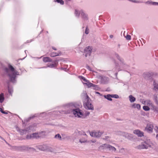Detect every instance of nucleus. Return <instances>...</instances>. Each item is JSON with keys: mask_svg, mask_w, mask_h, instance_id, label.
I'll return each mask as SVG.
<instances>
[{"mask_svg": "<svg viewBox=\"0 0 158 158\" xmlns=\"http://www.w3.org/2000/svg\"><path fill=\"white\" fill-rule=\"evenodd\" d=\"M66 108L69 110L68 113H71L76 117L83 118L85 117L82 111L77 108V105L75 103H69L66 105Z\"/></svg>", "mask_w": 158, "mask_h": 158, "instance_id": "nucleus-1", "label": "nucleus"}, {"mask_svg": "<svg viewBox=\"0 0 158 158\" xmlns=\"http://www.w3.org/2000/svg\"><path fill=\"white\" fill-rule=\"evenodd\" d=\"M156 144L152 143L150 140H148L139 145L138 148L139 149H147L150 147L155 149L156 148Z\"/></svg>", "mask_w": 158, "mask_h": 158, "instance_id": "nucleus-2", "label": "nucleus"}, {"mask_svg": "<svg viewBox=\"0 0 158 158\" xmlns=\"http://www.w3.org/2000/svg\"><path fill=\"white\" fill-rule=\"evenodd\" d=\"M8 72L11 80L13 82H14L16 75L18 74V73L15 70L14 68L11 65L9 66V70H8Z\"/></svg>", "mask_w": 158, "mask_h": 158, "instance_id": "nucleus-3", "label": "nucleus"}, {"mask_svg": "<svg viewBox=\"0 0 158 158\" xmlns=\"http://www.w3.org/2000/svg\"><path fill=\"white\" fill-rule=\"evenodd\" d=\"M140 101L145 106H150L151 107V109L154 110H157V108L155 106L152 102L149 100H145V99H140Z\"/></svg>", "mask_w": 158, "mask_h": 158, "instance_id": "nucleus-4", "label": "nucleus"}, {"mask_svg": "<svg viewBox=\"0 0 158 158\" xmlns=\"http://www.w3.org/2000/svg\"><path fill=\"white\" fill-rule=\"evenodd\" d=\"M86 98L85 99L84 102L83 104L84 106L86 109L89 110H93L94 107L90 102V100L89 99L87 95L85 96Z\"/></svg>", "mask_w": 158, "mask_h": 158, "instance_id": "nucleus-5", "label": "nucleus"}, {"mask_svg": "<svg viewBox=\"0 0 158 158\" xmlns=\"http://www.w3.org/2000/svg\"><path fill=\"white\" fill-rule=\"evenodd\" d=\"M92 52L93 48L91 46H88L86 47L85 48L84 51L85 57H87L88 56H90Z\"/></svg>", "mask_w": 158, "mask_h": 158, "instance_id": "nucleus-6", "label": "nucleus"}, {"mask_svg": "<svg viewBox=\"0 0 158 158\" xmlns=\"http://www.w3.org/2000/svg\"><path fill=\"white\" fill-rule=\"evenodd\" d=\"M153 127H154L152 124L150 123H148L145 128V131L149 133H152Z\"/></svg>", "mask_w": 158, "mask_h": 158, "instance_id": "nucleus-7", "label": "nucleus"}, {"mask_svg": "<svg viewBox=\"0 0 158 158\" xmlns=\"http://www.w3.org/2000/svg\"><path fill=\"white\" fill-rule=\"evenodd\" d=\"M90 135L93 137H99L101 136L102 133L99 131H93L90 132Z\"/></svg>", "mask_w": 158, "mask_h": 158, "instance_id": "nucleus-8", "label": "nucleus"}, {"mask_svg": "<svg viewBox=\"0 0 158 158\" xmlns=\"http://www.w3.org/2000/svg\"><path fill=\"white\" fill-rule=\"evenodd\" d=\"M40 136V134L38 133H34L32 134H29L27 136V138L28 139L32 138H37Z\"/></svg>", "mask_w": 158, "mask_h": 158, "instance_id": "nucleus-9", "label": "nucleus"}, {"mask_svg": "<svg viewBox=\"0 0 158 158\" xmlns=\"http://www.w3.org/2000/svg\"><path fill=\"white\" fill-rule=\"evenodd\" d=\"M81 16L82 19L84 20H88V15L87 14H85L83 10H81Z\"/></svg>", "mask_w": 158, "mask_h": 158, "instance_id": "nucleus-10", "label": "nucleus"}, {"mask_svg": "<svg viewBox=\"0 0 158 158\" xmlns=\"http://www.w3.org/2000/svg\"><path fill=\"white\" fill-rule=\"evenodd\" d=\"M101 82L103 84L107 83L109 81V79L108 77L105 76H100L99 77Z\"/></svg>", "mask_w": 158, "mask_h": 158, "instance_id": "nucleus-11", "label": "nucleus"}, {"mask_svg": "<svg viewBox=\"0 0 158 158\" xmlns=\"http://www.w3.org/2000/svg\"><path fill=\"white\" fill-rule=\"evenodd\" d=\"M36 148L42 151H46L47 149V146L46 145H39L36 146Z\"/></svg>", "mask_w": 158, "mask_h": 158, "instance_id": "nucleus-12", "label": "nucleus"}, {"mask_svg": "<svg viewBox=\"0 0 158 158\" xmlns=\"http://www.w3.org/2000/svg\"><path fill=\"white\" fill-rule=\"evenodd\" d=\"M133 133L139 137H142L143 136V133L138 130L134 131Z\"/></svg>", "mask_w": 158, "mask_h": 158, "instance_id": "nucleus-13", "label": "nucleus"}, {"mask_svg": "<svg viewBox=\"0 0 158 158\" xmlns=\"http://www.w3.org/2000/svg\"><path fill=\"white\" fill-rule=\"evenodd\" d=\"M15 128L16 131L20 133L21 135L25 134L26 132V131L25 130H20L17 126H16Z\"/></svg>", "mask_w": 158, "mask_h": 158, "instance_id": "nucleus-14", "label": "nucleus"}, {"mask_svg": "<svg viewBox=\"0 0 158 158\" xmlns=\"http://www.w3.org/2000/svg\"><path fill=\"white\" fill-rule=\"evenodd\" d=\"M79 142L81 143H87V138L85 137H82L80 139Z\"/></svg>", "mask_w": 158, "mask_h": 158, "instance_id": "nucleus-15", "label": "nucleus"}, {"mask_svg": "<svg viewBox=\"0 0 158 158\" xmlns=\"http://www.w3.org/2000/svg\"><path fill=\"white\" fill-rule=\"evenodd\" d=\"M83 83L86 86H87L88 87H94L95 86V85L89 82L88 81L87 82H83Z\"/></svg>", "mask_w": 158, "mask_h": 158, "instance_id": "nucleus-16", "label": "nucleus"}, {"mask_svg": "<svg viewBox=\"0 0 158 158\" xmlns=\"http://www.w3.org/2000/svg\"><path fill=\"white\" fill-rule=\"evenodd\" d=\"M109 145V144H104L100 146L99 147V148L101 149H108Z\"/></svg>", "mask_w": 158, "mask_h": 158, "instance_id": "nucleus-17", "label": "nucleus"}, {"mask_svg": "<svg viewBox=\"0 0 158 158\" xmlns=\"http://www.w3.org/2000/svg\"><path fill=\"white\" fill-rule=\"evenodd\" d=\"M153 85L154 86V89L156 90H158V82L154 80L153 82Z\"/></svg>", "mask_w": 158, "mask_h": 158, "instance_id": "nucleus-18", "label": "nucleus"}, {"mask_svg": "<svg viewBox=\"0 0 158 158\" xmlns=\"http://www.w3.org/2000/svg\"><path fill=\"white\" fill-rule=\"evenodd\" d=\"M74 14L76 16L79 18L80 15H81V10L80 11H79L78 10L75 9Z\"/></svg>", "mask_w": 158, "mask_h": 158, "instance_id": "nucleus-19", "label": "nucleus"}, {"mask_svg": "<svg viewBox=\"0 0 158 158\" xmlns=\"http://www.w3.org/2000/svg\"><path fill=\"white\" fill-rule=\"evenodd\" d=\"M132 107L133 108H137V109L139 110L140 108V105L139 104L134 103L132 106Z\"/></svg>", "mask_w": 158, "mask_h": 158, "instance_id": "nucleus-20", "label": "nucleus"}, {"mask_svg": "<svg viewBox=\"0 0 158 158\" xmlns=\"http://www.w3.org/2000/svg\"><path fill=\"white\" fill-rule=\"evenodd\" d=\"M108 149L112 152H115L116 151V148L113 146L109 145Z\"/></svg>", "mask_w": 158, "mask_h": 158, "instance_id": "nucleus-21", "label": "nucleus"}, {"mask_svg": "<svg viewBox=\"0 0 158 158\" xmlns=\"http://www.w3.org/2000/svg\"><path fill=\"white\" fill-rule=\"evenodd\" d=\"M129 99L131 102H134L135 101V98L131 95L129 96Z\"/></svg>", "mask_w": 158, "mask_h": 158, "instance_id": "nucleus-22", "label": "nucleus"}, {"mask_svg": "<svg viewBox=\"0 0 158 158\" xmlns=\"http://www.w3.org/2000/svg\"><path fill=\"white\" fill-rule=\"evenodd\" d=\"M104 97L107 99V100L109 101H112V99H111L112 97V95H110V94H108L107 95H104Z\"/></svg>", "mask_w": 158, "mask_h": 158, "instance_id": "nucleus-23", "label": "nucleus"}, {"mask_svg": "<svg viewBox=\"0 0 158 158\" xmlns=\"http://www.w3.org/2000/svg\"><path fill=\"white\" fill-rule=\"evenodd\" d=\"M43 60L45 62H48L51 61L50 58L48 57H44L43 58Z\"/></svg>", "mask_w": 158, "mask_h": 158, "instance_id": "nucleus-24", "label": "nucleus"}, {"mask_svg": "<svg viewBox=\"0 0 158 158\" xmlns=\"http://www.w3.org/2000/svg\"><path fill=\"white\" fill-rule=\"evenodd\" d=\"M4 100V94H1L0 95V102L2 103L3 102Z\"/></svg>", "mask_w": 158, "mask_h": 158, "instance_id": "nucleus-25", "label": "nucleus"}, {"mask_svg": "<svg viewBox=\"0 0 158 158\" xmlns=\"http://www.w3.org/2000/svg\"><path fill=\"white\" fill-rule=\"evenodd\" d=\"M25 147H15V148L16 150H17L18 151H22V149H25Z\"/></svg>", "mask_w": 158, "mask_h": 158, "instance_id": "nucleus-26", "label": "nucleus"}, {"mask_svg": "<svg viewBox=\"0 0 158 158\" xmlns=\"http://www.w3.org/2000/svg\"><path fill=\"white\" fill-rule=\"evenodd\" d=\"M149 107V106L144 105L143 106V110H144L145 111H149L150 109V108Z\"/></svg>", "mask_w": 158, "mask_h": 158, "instance_id": "nucleus-27", "label": "nucleus"}, {"mask_svg": "<svg viewBox=\"0 0 158 158\" xmlns=\"http://www.w3.org/2000/svg\"><path fill=\"white\" fill-rule=\"evenodd\" d=\"M54 1L58 3H59L62 5L64 4V1L63 0H54Z\"/></svg>", "mask_w": 158, "mask_h": 158, "instance_id": "nucleus-28", "label": "nucleus"}, {"mask_svg": "<svg viewBox=\"0 0 158 158\" xmlns=\"http://www.w3.org/2000/svg\"><path fill=\"white\" fill-rule=\"evenodd\" d=\"M142 42H143V44L145 43V40H138L137 41V42L138 43L139 46H141L142 45Z\"/></svg>", "mask_w": 158, "mask_h": 158, "instance_id": "nucleus-29", "label": "nucleus"}, {"mask_svg": "<svg viewBox=\"0 0 158 158\" xmlns=\"http://www.w3.org/2000/svg\"><path fill=\"white\" fill-rule=\"evenodd\" d=\"M46 151L53 152L54 151V149L51 147L47 146V149Z\"/></svg>", "mask_w": 158, "mask_h": 158, "instance_id": "nucleus-30", "label": "nucleus"}, {"mask_svg": "<svg viewBox=\"0 0 158 158\" xmlns=\"http://www.w3.org/2000/svg\"><path fill=\"white\" fill-rule=\"evenodd\" d=\"M59 54L57 53L52 52L51 53L50 56L52 57H54L57 56H59Z\"/></svg>", "mask_w": 158, "mask_h": 158, "instance_id": "nucleus-31", "label": "nucleus"}, {"mask_svg": "<svg viewBox=\"0 0 158 158\" xmlns=\"http://www.w3.org/2000/svg\"><path fill=\"white\" fill-rule=\"evenodd\" d=\"M55 138L59 140L61 139V137L59 134H57L56 135Z\"/></svg>", "mask_w": 158, "mask_h": 158, "instance_id": "nucleus-32", "label": "nucleus"}, {"mask_svg": "<svg viewBox=\"0 0 158 158\" xmlns=\"http://www.w3.org/2000/svg\"><path fill=\"white\" fill-rule=\"evenodd\" d=\"M89 30L88 28V27L87 26L86 27L85 33L86 34H89Z\"/></svg>", "mask_w": 158, "mask_h": 158, "instance_id": "nucleus-33", "label": "nucleus"}, {"mask_svg": "<svg viewBox=\"0 0 158 158\" xmlns=\"http://www.w3.org/2000/svg\"><path fill=\"white\" fill-rule=\"evenodd\" d=\"M79 77L81 79L83 80V81L85 82H87L88 80L85 79L84 77L80 76Z\"/></svg>", "mask_w": 158, "mask_h": 158, "instance_id": "nucleus-34", "label": "nucleus"}, {"mask_svg": "<svg viewBox=\"0 0 158 158\" xmlns=\"http://www.w3.org/2000/svg\"><path fill=\"white\" fill-rule=\"evenodd\" d=\"M125 152V150L124 148H121L119 150V152L123 154Z\"/></svg>", "mask_w": 158, "mask_h": 158, "instance_id": "nucleus-35", "label": "nucleus"}, {"mask_svg": "<svg viewBox=\"0 0 158 158\" xmlns=\"http://www.w3.org/2000/svg\"><path fill=\"white\" fill-rule=\"evenodd\" d=\"M125 32H124V33H123V35L126 38V40H128V32H127V35L125 36Z\"/></svg>", "mask_w": 158, "mask_h": 158, "instance_id": "nucleus-36", "label": "nucleus"}, {"mask_svg": "<svg viewBox=\"0 0 158 158\" xmlns=\"http://www.w3.org/2000/svg\"><path fill=\"white\" fill-rule=\"evenodd\" d=\"M118 96L116 94L115 95H112V98H118Z\"/></svg>", "mask_w": 158, "mask_h": 158, "instance_id": "nucleus-37", "label": "nucleus"}, {"mask_svg": "<svg viewBox=\"0 0 158 158\" xmlns=\"http://www.w3.org/2000/svg\"><path fill=\"white\" fill-rule=\"evenodd\" d=\"M155 130L156 132L158 133V127L156 126L155 128Z\"/></svg>", "mask_w": 158, "mask_h": 158, "instance_id": "nucleus-38", "label": "nucleus"}, {"mask_svg": "<svg viewBox=\"0 0 158 158\" xmlns=\"http://www.w3.org/2000/svg\"><path fill=\"white\" fill-rule=\"evenodd\" d=\"M8 91H9V92L10 93V94H11V93L13 92V90L12 89H9V90H8Z\"/></svg>", "mask_w": 158, "mask_h": 158, "instance_id": "nucleus-39", "label": "nucleus"}, {"mask_svg": "<svg viewBox=\"0 0 158 158\" xmlns=\"http://www.w3.org/2000/svg\"><path fill=\"white\" fill-rule=\"evenodd\" d=\"M86 68H87V69H88L89 70H90V71H92V70H91V68L89 66H87Z\"/></svg>", "mask_w": 158, "mask_h": 158, "instance_id": "nucleus-40", "label": "nucleus"}, {"mask_svg": "<svg viewBox=\"0 0 158 158\" xmlns=\"http://www.w3.org/2000/svg\"><path fill=\"white\" fill-rule=\"evenodd\" d=\"M2 113L4 114H8V112H6V111H3L2 112Z\"/></svg>", "mask_w": 158, "mask_h": 158, "instance_id": "nucleus-41", "label": "nucleus"}, {"mask_svg": "<svg viewBox=\"0 0 158 158\" xmlns=\"http://www.w3.org/2000/svg\"><path fill=\"white\" fill-rule=\"evenodd\" d=\"M113 35H110V39H111L113 38Z\"/></svg>", "mask_w": 158, "mask_h": 158, "instance_id": "nucleus-42", "label": "nucleus"}, {"mask_svg": "<svg viewBox=\"0 0 158 158\" xmlns=\"http://www.w3.org/2000/svg\"><path fill=\"white\" fill-rule=\"evenodd\" d=\"M96 140H90V142H92V143H95L96 142Z\"/></svg>", "mask_w": 158, "mask_h": 158, "instance_id": "nucleus-43", "label": "nucleus"}, {"mask_svg": "<svg viewBox=\"0 0 158 158\" xmlns=\"http://www.w3.org/2000/svg\"><path fill=\"white\" fill-rule=\"evenodd\" d=\"M0 111L2 113L4 111L2 108H0Z\"/></svg>", "mask_w": 158, "mask_h": 158, "instance_id": "nucleus-44", "label": "nucleus"}, {"mask_svg": "<svg viewBox=\"0 0 158 158\" xmlns=\"http://www.w3.org/2000/svg\"><path fill=\"white\" fill-rule=\"evenodd\" d=\"M109 138V136H107L106 137V138L105 139H107Z\"/></svg>", "mask_w": 158, "mask_h": 158, "instance_id": "nucleus-45", "label": "nucleus"}, {"mask_svg": "<svg viewBox=\"0 0 158 158\" xmlns=\"http://www.w3.org/2000/svg\"><path fill=\"white\" fill-rule=\"evenodd\" d=\"M43 31V30H41V31L40 32V33L39 34V35L40 34H41V32Z\"/></svg>", "mask_w": 158, "mask_h": 158, "instance_id": "nucleus-46", "label": "nucleus"}, {"mask_svg": "<svg viewBox=\"0 0 158 158\" xmlns=\"http://www.w3.org/2000/svg\"><path fill=\"white\" fill-rule=\"evenodd\" d=\"M131 39V36L130 35H129V40H130Z\"/></svg>", "mask_w": 158, "mask_h": 158, "instance_id": "nucleus-47", "label": "nucleus"}, {"mask_svg": "<svg viewBox=\"0 0 158 158\" xmlns=\"http://www.w3.org/2000/svg\"><path fill=\"white\" fill-rule=\"evenodd\" d=\"M156 138L158 139V134L156 135Z\"/></svg>", "mask_w": 158, "mask_h": 158, "instance_id": "nucleus-48", "label": "nucleus"}, {"mask_svg": "<svg viewBox=\"0 0 158 158\" xmlns=\"http://www.w3.org/2000/svg\"><path fill=\"white\" fill-rule=\"evenodd\" d=\"M154 3L157 4L158 5V3L153 2V4L155 5L156 4H154Z\"/></svg>", "mask_w": 158, "mask_h": 158, "instance_id": "nucleus-49", "label": "nucleus"}, {"mask_svg": "<svg viewBox=\"0 0 158 158\" xmlns=\"http://www.w3.org/2000/svg\"><path fill=\"white\" fill-rule=\"evenodd\" d=\"M66 1H70L71 0H65Z\"/></svg>", "mask_w": 158, "mask_h": 158, "instance_id": "nucleus-50", "label": "nucleus"}, {"mask_svg": "<svg viewBox=\"0 0 158 158\" xmlns=\"http://www.w3.org/2000/svg\"><path fill=\"white\" fill-rule=\"evenodd\" d=\"M146 3H148V4H149V3H150V2H146Z\"/></svg>", "mask_w": 158, "mask_h": 158, "instance_id": "nucleus-51", "label": "nucleus"}, {"mask_svg": "<svg viewBox=\"0 0 158 158\" xmlns=\"http://www.w3.org/2000/svg\"><path fill=\"white\" fill-rule=\"evenodd\" d=\"M143 44H144L143 43V42H142V45L141 46H143Z\"/></svg>", "mask_w": 158, "mask_h": 158, "instance_id": "nucleus-52", "label": "nucleus"}, {"mask_svg": "<svg viewBox=\"0 0 158 158\" xmlns=\"http://www.w3.org/2000/svg\"><path fill=\"white\" fill-rule=\"evenodd\" d=\"M51 66H50L51 67H52L53 66V65L52 64V65H51Z\"/></svg>", "mask_w": 158, "mask_h": 158, "instance_id": "nucleus-53", "label": "nucleus"}, {"mask_svg": "<svg viewBox=\"0 0 158 158\" xmlns=\"http://www.w3.org/2000/svg\"><path fill=\"white\" fill-rule=\"evenodd\" d=\"M96 93L97 94H99V92H96Z\"/></svg>", "mask_w": 158, "mask_h": 158, "instance_id": "nucleus-54", "label": "nucleus"}, {"mask_svg": "<svg viewBox=\"0 0 158 158\" xmlns=\"http://www.w3.org/2000/svg\"><path fill=\"white\" fill-rule=\"evenodd\" d=\"M106 38H104V40H106Z\"/></svg>", "mask_w": 158, "mask_h": 158, "instance_id": "nucleus-55", "label": "nucleus"}, {"mask_svg": "<svg viewBox=\"0 0 158 158\" xmlns=\"http://www.w3.org/2000/svg\"><path fill=\"white\" fill-rule=\"evenodd\" d=\"M53 48L54 49V50H56V49L54 48Z\"/></svg>", "mask_w": 158, "mask_h": 158, "instance_id": "nucleus-56", "label": "nucleus"}, {"mask_svg": "<svg viewBox=\"0 0 158 158\" xmlns=\"http://www.w3.org/2000/svg\"><path fill=\"white\" fill-rule=\"evenodd\" d=\"M47 33H48V31H47Z\"/></svg>", "mask_w": 158, "mask_h": 158, "instance_id": "nucleus-57", "label": "nucleus"}]
</instances>
